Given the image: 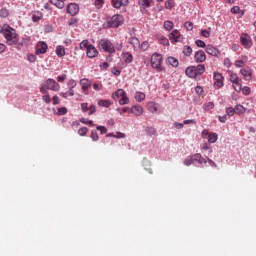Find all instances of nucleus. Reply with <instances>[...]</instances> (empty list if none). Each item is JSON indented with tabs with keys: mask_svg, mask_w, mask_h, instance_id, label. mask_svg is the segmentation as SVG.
<instances>
[{
	"mask_svg": "<svg viewBox=\"0 0 256 256\" xmlns=\"http://www.w3.org/2000/svg\"><path fill=\"white\" fill-rule=\"evenodd\" d=\"M91 139H92V141H99V134H97V132H95V131H92Z\"/></svg>",
	"mask_w": 256,
	"mask_h": 256,
	"instance_id": "60",
	"label": "nucleus"
},
{
	"mask_svg": "<svg viewBox=\"0 0 256 256\" xmlns=\"http://www.w3.org/2000/svg\"><path fill=\"white\" fill-rule=\"evenodd\" d=\"M195 92H196L197 95H203V87L196 86Z\"/></svg>",
	"mask_w": 256,
	"mask_h": 256,
	"instance_id": "64",
	"label": "nucleus"
},
{
	"mask_svg": "<svg viewBox=\"0 0 256 256\" xmlns=\"http://www.w3.org/2000/svg\"><path fill=\"white\" fill-rule=\"evenodd\" d=\"M193 159L197 163H200V165H203V163H207V159L203 158V156H201V154L199 153L193 154Z\"/></svg>",
	"mask_w": 256,
	"mask_h": 256,
	"instance_id": "27",
	"label": "nucleus"
},
{
	"mask_svg": "<svg viewBox=\"0 0 256 256\" xmlns=\"http://www.w3.org/2000/svg\"><path fill=\"white\" fill-rule=\"evenodd\" d=\"M206 53H208V55H212V57H218L219 55V49H217L215 46L211 45V44H208L206 46V49H205Z\"/></svg>",
	"mask_w": 256,
	"mask_h": 256,
	"instance_id": "17",
	"label": "nucleus"
},
{
	"mask_svg": "<svg viewBox=\"0 0 256 256\" xmlns=\"http://www.w3.org/2000/svg\"><path fill=\"white\" fill-rule=\"evenodd\" d=\"M196 45L197 47H202V48L207 47V45L205 44V41L203 40H196Z\"/></svg>",
	"mask_w": 256,
	"mask_h": 256,
	"instance_id": "61",
	"label": "nucleus"
},
{
	"mask_svg": "<svg viewBox=\"0 0 256 256\" xmlns=\"http://www.w3.org/2000/svg\"><path fill=\"white\" fill-rule=\"evenodd\" d=\"M121 60L123 63H126V65H129L130 63H133V54L130 52H123L121 54Z\"/></svg>",
	"mask_w": 256,
	"mask_h": 256,
	"instance_id": "18",
	"label": "nucleus"
},
{
	"mask_svg": "<svg viewBox=\"0 0 256 256\" xmlns=\"http://www.w3.org/2000/svg\"><path fill=\"white\" fill-rule=\"evenodd\" d=\"M240 73L246 81H251V77H253V69L251 67L245 66L240 70Z\"/></svg>",
	"mask_w": 256,
	"mask_h": 256,
	"instance_id": "12",
	"label": "nucleus"
},
{
	"mask_svg": "<svg viewBox=\"0 0 256 256\" xmlns=\"http://www.w3.org/2000/svg\"><path fill=\"white\" fill-rule=\"evenodd\" d=\"M203 73H205V65L200 64L198 66H195V78L197 79V77H201V75H203Z\"/></svg>",
	"mask_w": 256,
	"mask_h": 256,
	"instance_id": "24",
	"label": "nucleus"
},
{
	"mask_svg": "<svg viewBox=\"0 0 256 256\" xmlns=\"http://www.w3.org/2000/svg\"><path fill=\"white\" fill-rule=\"evenodd\" d=\"M80 86L84 93V95H89V89L91 88V82L87 78H83L80 80Z\"/></svg>",
	"mask_w": 256,
	"mask_h": 256,
	"instance_id": "11",
	"label": "nucleus"
},
{
	"mask_svg": "<svg viewBox=\"0 0 256 256\" xmlns=\"http://www.w3.org/2000/svg\"><path fill=\"white\" fill-rule=\"evenodd\" d=\"M226 114L228 115V117H233L235 115V108L233 107L226 108Z\"/></svg>",
	"mask_w": 256,
	"mask_h": 256,
	"instance_id": "50",
	"label": "nucleus"
},
{
	"mask_svg": "<svg viewBox=\"0 0 256 256\" xmlns=\"http://www.w3.org/2000/svg\"><path fill=\"white\" fill-rule=\"evenodd\" d=\"M56 79H57L58 83H64L67 80V74L58 76Z\"/></svg>",
	"mask_w": 256,
	"mask_h": 256,
	"instance_id": "58",
	"label": "nucleus"
},
{
	"mask_svg": "<svg viewBox=\"0 0 256 256\" xmlns=\"http://www.w3.org/2000/svg\"><path fill=\"white\" fill-rule=\"evenodd\" d=\"M229 81H231L233 89L237 93H241V86H242L243 80H241V78H239L237 73H233L230 71L229 72Z\"/></svg>",
	"mask_w": 256,
	"mask_h": 256,
	"instance_id": "4",
	"label": "nucleus"
},
{
	"mask_svg": "<svg viewBox=\"0 0 256 256\" xmlns=\"http://www.w3.org/2000/svg\"><path fill=\"white\" fill-rule=\"evenodd\" d=\"M150 63L151 67L153 69H156L158 73H161V71H163V66H161V63H163V55L157 53L152 54Z\"/></svg>",
	"mask_w": 256,
	"mask_h": 256,
	"instance_id": "2",
	"label": "nucleus"
},
{
	"mask_svg": "<svg viewBox=\"0 0 256 256\" xmlns=\"http://www.w3.org/2000/svg\"><path fill=\"white\" fill-rule=\"evenodd\" d=\"M149 41H144L142 44H140V48L142 51H148L149 50Z\"/></svg>",
	"mask_w": 256,
	"mask_h": 256,
	"instance_id": "48",
	"label": "nucleus"
},
{
	"mask_svg": "<svg viewBox=\"0 0 256 256\" xmlns=\"http://www.w3.org/2000/svg\"><path fill=\"white\" fill-rule=\"evenodd\" d=\"M128 43H130V45H132L134 51H137V49H139V47L141 46V42L139 41V38H137V37H130L128 40Z\"/></svg>",
	"mask_w": 256,
	"mask_h": 256,
	"instance_id": "20",
	"label": "nucleus"
},
{
	"mask_svg": "<svg viewBox=\"0 0 256 256\" xmlns=\"http://www.w3.org/2000/svg\"><path fill=\"white\" fill-rule=\"evenodd\" d=\"M193 163H195V158H193V155L188 156V157L184 160V165H186V167H189L190 165H193Z\"/></svg>",
	"mask_w": 256,
	"mask_h": 256,
	"instance_id": "37",
	"label": "nucleus"
},
{
	"mask_svg": "<svg viewBox=\"0 0 256 256\" xmlns=\"http://www.w3.org/2000/svg\"><path fill=\"white\" fill-rule=\"evenodd\" d=\"M81 111H82V113H87V111H89V104L88 103H82L81 104Z\"/></svg>",
	"mask_w": 256,
	"mask_h": 256,
	"instance_id": "56",
	"label": "nucleus"
},
{
	"mask_svg": "<svg viewBox=\"0 0 256 256\" xmlns=\"http://www.w3.org/2000/svg\"><path fill=\"white\" fill-rule=\"evenodd\" d=\"M184 27L187 29V31H193V23L191 22H186Z\"/></svg>",
	"mask_w": 256,
	"mask_h": 256,
	"instance_id": "62",
	"label": "nucleus"
},
{
	"mask_svg": "<svg viewBox=\"0 0 256 256\" xmlns=\"http://www.w3.org/2000/svg\"><path fill=\"white\" fill-rule=\"evenodd\" d=\"M217 139H219V136L217 135V133H210L208 135V141L210 143H217Z\"/></svg>",
	"mask_w": 256,
	"mask_h": 256,
	"instance_id": "36",
	"label": "nucleus"
},
{
	"mask_svg": "<svg viewBox=\"0 0 256 256\" xmlns=\"http://www.w3.org/2000/svg\"><path fill=\"white\" fill-rule=\"evenodd\" d=\"M240 43L243 45L245 49H251L253 46V41L251 40V36L247 33H243L240 36Z\"/></svg>",
	"mask_w": 256,
	"mask_h": 256,
	"instance_id": "6",
	"label": "nucleus"
},
{
	"mask_svg": "<svg viewBox=\"0 0 256 256\" xmlns=\"http://www.w3.org/2000/svg\"><path fill=\"white\" fill-rule=\"evenodd\" d=\"M80 49L83 51L84 49L87 50V48L89 47V40H83L80 45H79Z\"/></svg>",
	"mask_w": 256,
	"mask_h": 256,
	"instance_id": "46",
	"label": "nucleus"
},
{
	"mask_svg": "<svg viewBox=\"0 0 256 256\" xmlns=\"http://www.w3.org/2000/svg\"><path fill=\"white\" fill-rule=\"evenodd\" d=\"M146 133L147 135H149V137H153L154 135H157V129H155L154 127H147Z\"/></svg>",
	"mask_w": 256,
	"mask_h": 256,
	"instance_id": "38",
	"label": "nucleus"
},
{
	"mask_svg": "<svg viewBox=\"0 0 256 256\" xmlns=\"http://www.w3.org/2000/svg\"><path fill=\"white\" fill-rule=\"evenodd\" d=\"M114 9H121V7H127L129 5V0H111Z\"/></svg>",
	"mask_w": 256,
	"mask_h": 256,
	"instance_id": "15",
	"label": "nucleus"
},
{
	"mask_svg": "<svg viewBox=\"0 0 256 256\" xmlns=\"http://www.w3.org/2000/svg\"><path fill=\"white\" fill-rule=\"evenodd\" d=\"M31 41V37L26 36L22 39L20 43H18L17 49H21L22 47H25L26 45H29V42Z\"/></svg>",
	"mask_w": 256,
	"mask_h": 256,
	"instance_id": "29",
	"label": "nucleus"
},
{
	"mask_svg": "<svg viewBox=\"0 0 256 256\" xmlns=\"http://www.w3.org/2000/svg\"><path fill=\"white\" fill-rule=\"evenodd\" d=\"M108 25L113 29L120 27V25H123V16L119 14L112 16L111 19L108 20Z\"/></svg>",
	"mask_w": 256,
	"mask_h": 256,
	"instance_id": "5",
	"label": "nucleus"
},
{
	"mask_svg": "<svg viewBox=\"0 0 256 256\" xmlns=\"http://www.w3.org/2000/svg\"><path fill=\"white\" fill-rule=\"evenodd\" d=\"M88 131L89 129H87V127H82L78 130V134L80 135V137H85Z\"/></svg>",
	"mask_w": 256,
	"mask_h": 256,
	"instance_id": "45",
	"label": "nucleus"
},
{
	"mask_svg": "<svg viewBox=\"0 0 256 256\" xmlns=\"http://www.w3.org/2000/svg\"><path fill=\"white\" fill-rule=\"evenodd\" d=\"M214 86L216 87V89H221V87H223V75L219 72H215L214 73Z\"/></svg>",
	"mask_w": 256,
	"mask_h": 256,
	"instance_id": "13",
	"label": "nucleus"
},
{
	"mask_svg": "<svg viewBox=\"0 0 256 256\" xmlns=\"http://www.w3.org/2000/svg\"><path fill=\"white\" fill-rule=\"evenodd\" d=\"M173 7H175V1L167 0L165 2V9H173Z\"/></svg>",
	"mask_w": 256,
	"mask_h": 256,
	"instance_id": "42",
	"label": "nucleus"
},
{
	"mask_svg": "<svg viewBox=\"0 0 256 256\" xmlns=\"http://www.w3.org/2000/svg\"><path fill=\"white\" fill-rule=\"evenodd\" d=\"M169 39L172 43H181V41H183V36L179 33V30H173L169 34Z\"/></svg>",
	"mask_w": 256,
	"mask_h": 256,
	"instance_id": "9",
	"label": "nucleus"
},
{
	"mask_svg": "<svg viewBox=\"0 0 256 256\" xmlns=\"http://www.w3.org/2000/svg\"><path fill=\"white\" fill-rule=\"evenodd\" d=\"M107 137H116V139H125V133L118 132V135L109 133L107 134Z\"/></svg>",
	"mask_w": 256,
	"mask_h": 256,
	"instance_id": "41",
	"label": "nucleus"
},
{
	"mask_svg": "<svg viewBox=\"0 0 256 256\" xmlns=\"http://www.w3.org/2000/svg\"><path fill=\"white\" fill-rule=\"evenodd\" d=\"M187 77H190V79H196L195 78V66H189L185 71Z\"/></svg>",
	"mask_w": 256,
	"mask_h": 256,
	"instance_id": "25",
	"label": "nucleus"
},
{
	"mask_svg": "<svg viewBox=\"0 0 256 256\" xmlns=\"http://www.w3.org/2000/svg\"><path fill=\"white\" fill-rule=\"evenodd\" d=\"M195 63H205L207 61V54L203 50H199L194 54Z\"/></svg>",
	"mask_w": 256,
	"mask_h": 256,
	"instance_id": "10",
	"label": "nucleus"
},
{
	"mask_svg": "<svg viewBox=\"0 0 256 256\" xmlns=\"http://www.w3.org/2000/svg\"><path fill=\"white\" fill-rule=\"evenodd\" d=\"M105 3L104 0H95L94 5L97 9H101L103 7V4Z\"/></svg>",
	"mask_w": 256,
	"mask_h": 256,
	"instance_id": "54",
	"label": "nucleus"
},
{
	"mask_svg": "<svg viewBox=\"0 0 256 256\" xmlns=\"http://www.w3.org/2000/svg\"><path fill=\"white\" fill-rule=\"evenodd\" d=\"M86 55L89 57V59H94V57H97L99 55V51H97V48L93 45H89L86 50Z\"/></svg>",
	"mask_w": 256,
	"mask_h": 256,
	"instance_id": "14",
	"label": "nucleus"
},
{
	"mask_svg": "<svg viewBox=\"0 0 256 256\" xmlns=\"http://www.w3.org/2000/svg\"><path fill=\"white\" fill-rule=\"evenodd\" d=\"M97 131H100L101 135H105L107 133V128L105 126H97Z\"/></svg>",
	"mask_w": 256,
	"mask_h": 256,
	"instance_id": "57",
	"label": "nucleus"
},
{
	"mask_svg": "<svg viewBox=\"0 0 256 256\" xmlns=\"http://www.w3.org/2000/svg\"><path fill=\"white\" fill-rule=\"evenodd\" d=\"M201 35L203 37H206V39H209V37H211V28H208L207 30H202Z\"/></svg>",
	"mask_w": 256,
	"mask_h": 256,
	"instance_id": "47",
	"label": "nucleus"
},
{
	"mask_svg": "<svg viewBox=\"0 0 256 256\" xmlns=\"http://www.w3.org/2000/svg\"><path fill=\"white\" fill-rule=\"evenodd\" d=\"M56 55H57V57H65V47L57 46L56 47Z\"/></svg>",
	"mask_w": 256,
	"mask_h": 256,
	"instance_id": "32",
	"label": "nucleus"
},
{
	"mask_svg": "<svg viewBox=\"0 0 256 256\" xmlns=\"http://www.w3.org/2000/svg\"><path fill=\"white\" fill-rule=\"evenodd\" d=\"M98 47L100 51H104V53H115V45H113L108 39H101L98 43Z\"/></svg>",
	"mask_w": 256,
	"mask_h": 256,
	"instance_id": "3",
	"label": "nucleus"
},
{
	"mask_svg": "<svg viewBox=\"0 0 256 256\" xmlns=\"http://www.w3.org/2000/svg\"><path fill=\"white\" fill-rule=\"evenodd\" d=\"M67 13L72 15V17H75V15H77V13H79V5H77L75 3L69 4L67 6Z\"/></svg>",
	"mask_w": 256,
	"mask_h": 256,
	"instance_id": "16",
	"label": "nucleus"
},
{
	"mask_svg": "<svg viewBox=\"0 0 256 256\" xmlns=\"http://www.w3.org/2000/svg\"><path fill=\"white\" fill-rule=\"evenodd\" d=\"M167 63L168 65H171L172 67H179V60H177V58L175 57H168L167 58Z\"/></svg>",
	"mask_w": 256,
	"mask_h": 256,
	"instance_id": "28",
	"label": "nucleus"
},
{
	"mask_svg": "<svg viewBox=\"0 0 256 256\" xmlns=\"http://www.w3.org/2000/svg\"><path fill=\"white\" fill-rule=\"evenodd\" d=\"M45 85H46V89H49L50 91H59V89H61V85H59V83H57V81H55L52 78H49L45 81Z\"/></svg>",
	"mask_w": 256,
	"mask_h": 256,
	"instance_id": "7",
	"label": "nucleus"
},
{
	"mask_svg": "<svg viewBox=\"0 0 256 256\" xmlns=\"http://www.w3.org/2000/svg\"><path fill=\"white\" fill-rule=\"evenodd\" d=\"M151 3H153V0H138V5H140V7H144V9H149L151 7Z\"/></svg>",
	"mask_w": 256,
	"mask_h": 256,
	"instance_id": "26",
	"label": "nucleus"
},
{
	"mask_svg": "<svg viewBox=\"0 0 256 256\" xmlns=\"http://www.w3.org/2000/svg\"><path fill=\"white\" fill-rule=\"evenodd\" d=\"M0 17H2V19H7V17H9V10H7V8H2L0 10Z\"/></svg>",
	"mask_w": 256,
	"mask_h": 256,
	"instance_id": "39",
	"label": "nucleus"
},
{
	"mask_svg": "<svg viewBox=\"0 0 256 256\" xmlns=\"http://www.w3.org/2000/svg\"><path fill=\"white\" fill-rule=\"evenodd\" d=\"M234 112L237 114V115H241V113H245V107H243V105L241 104H238L234 107Z\"/></svg>",
	"mask_w": 256,
	"mask_h": 256,
	"instance_id": "33",
	"label": "nucleus"
},
{
	"mask_svg": "<svg viewBox=\"0 0 256 256\" xmlns=\"http://www.w3.org/2000/svg\"><path fill=\"white\" fill-rule=\"evenodd\" d=\"M88 115H94V113H97V107H95V105H90L89 106V110H88Z\"/></svg>",
	"mask_w": 256,
	"mask_h": 256,
	"instance_id": "55",
	"label": "nucleus"
},
{
	"mask_svg": "<svg viewBox=\"0 0 256 256\" xmlns=\"http://www.w3.org/2000/svg\"><path fill=\"white\" fill-rule=\"evenodd\" d=\"M68 87H69V90H68V93H69V96L70 97H73V95H75V87H77V82L73 79L69 80L68 83H67Z\"/></svg>",
	"mask_w": 256,
	"mask_h": 256,
	"instance_id": "21",
	"label": "nucleus"
},
{
	"mask_svg": "<svg viewBox=\"0 0 256 256\" xmlns=\"http://www.w3.org/2000/svg\"><path fill=\"white\" fill-rule=\"evenodd\" d=\"M164 29H166V31H171V29H173V22L172 21H165L164 22Z\"/></svg>",
	"mask_w": 256,
	"mask_h": 256,
	"instance_id": "43",
	"label": "nucleus"
},
{
	"mask_svg": "<svg viewBox=\"0 0 256 256\" xmlns=\"http://www.w3.org/2000/svg\"><path fill=\"white\" fill-rule=\"evenodd\" d=\"M125 95H127V92H125V90L118 89L115 93L112 94V99H114V101H119V98L124 97Z\"/></svg>",
	"mask_w": 256,
	"mask_h": 256,
	"instance_id": "23",
	"label": "nucleus"
},
{
	"mask_svg": "<svg viewBox=\"0 0 256 256\" xmlns=\"http://www.w3.org/2000/svg\"><path fill=\"white\" fill-rule=\"evenodd\" d=\"M147 109L150 113H157V103L151 101L147 104Z\"/></svg>",
	"mask_w": 256,
	"mask_h": 256,
	"instance_id": "30",
	"label": "nucleus"
},
{
	"mask_svg": "<svg viewBox=\"0 0 256 256\" xmlns=\"http://www.w3.org/2000/svg\"><path fill=\"white\" fill-rule=\"evenodd\" d=\"M129 113H133V115H136V117H141V115H143V107L140 105H134L129 110Z\"/></svg>",
	"mask_w": 256,
	"mask_h": 256,
	"instance_id": "19",
	"label": "nucleus"
},
{
	"mask_svg": "<svg viewBox=\"0 0 256 256\" xmlns=\"http://www.w3.org/2000/svg\"><path fill=\"white\" fill-rule=\"evenodd\" d=\"M215 104L213 102H208L204 105L205 111H211V109H214Z\"/></svg>",
	"mask_w": 256,
	"mask_h": 256,
	"instance_id": "51",
	"label": "nucleus"
},
{
	"mask_svg": "<svg viewBox=\"0 0 256 256\" xmlns=\"http://www.w3.org/2000/svg\"><path fill=\"white\" fill-rule=\"evenodd\" d=\"M192 53H193V48H191V46H184L183 54L185 55V57H191Z\"/></svg>",
	"mask_w": 256,
	"mask_h": 256,
	"instance_id": "34",
	"label": "nucleus"
},
{
	"mask_svg": "<svg viewBox=\"0 0 256 256\" xmlns=\"http://www.w3.org/2000/svg\"><path fill=\"white\" fill-rule=\"evenodd\" d=\"M159 43H160V45L167 46V45H169V39H167V38L164 37V36H161V37L159 38Z\"/></svg>",
	"mask_w": 256,
	"mask_h": 256,
	"instance_id": "49",
	"label": "nucleus"
},
{
	"mask_svg": "<svg viewBox=\"0 0 256 256\" xmlns=\"http://www.w3.org/2000/svg\"><path fill=\"white\" fill-rule=\"evenodd\" d=\"M77 23H79V20L77 18H70L68 20L69 27H77Z\"/></svg>",
	"mask_w": 256,
	"mask_h": 256,
	"instance_id": "40",
	"label": "nucleus"
},
{
	"mask_svg": "<svg viewBox=\"0 0 256 256\" xmlns=\"http://www.w3.org/2000/svg\"><path fill=\"white\" fill-rule=\"evenodd\" d=\"M241 91L243 95H251V88H249V86H244L243 88H241Z\"/></svg>",
	"mask_w": 256,
	"mask_h": 256,
	"instance_id": "52",
	"label": "nucleus"
},
{
	"mask_svg": "<svg viewBox=\"0 0 256 256\" xmlns=\"http://www.w3.org/2000/svg\"><path fill=\"white\" fill-rule=\"evenodd\" d=\"M119 105H129V97L124 95V97L119 100Z\"/></svg>",
	"mask_w": 256,
	"mask_h": 256,
	"instance_id": "44",
	"label": "nucleus"
},
{
	"mask_svg": "<svg viewBox=\"0 0 256 256\" xmlns=\"http://www.w3.org/2000/svg\"><path fill=\"white\" fill-rule=\"evenodd\" d=\"M98 105H99V107H105L106 109H108V107L110 105H113V102H111V100L101 99V100L98 101Z\"/></svg>",
	"mask_w": 256,
	"mask_h": 256,
	"instance_id": "31",
	"label": "nucleus"
},
{
	"mask_svg": "<svg viewBox=\"0 0 256 256\" xmlns=\"http://www.w3.org/2000/svg\"><path fill=\"white\" fill-rule=\"evenodd\" d=\"M1 33L4 35L7 45L12 46L19 43V36L17 35V31L8 24H4L2 26Z\"/></svg>",
	"mask_w": 256,
	"mask_h": 256,
	"instance_id": "1",
	"label": "nucleus"
},
{
	"mask_svg": "<svg viewBox=\"0 0 256 256\" xmlns=\"http://www.w3.org/2000/svg\"><path fill=\"white\" fill-rule=\"evenodd\" d=\"M27 59L29 63H35L37 61V56H35L34 54H28Z\"/></svg>",
	"mask_w": 256,
	"mask_h": 256,
	"instance_id": "53",
	"label": "nucleus"
},
{
	"mask_svg": "<svg viewBox=\"0 0 256 256\" xmlns=\"http://www.w3.org/2000/svg\"><path fill=\"white\" fill-rule=\"evenodd\" d=\"M47 49H49V46L45 42L40 41L36 45L35 55H45Z\"/></svg>",
	"mask_w": 256,
	"mask_h": 256,
	"instance_id": "8",
	"label": "nucleus"
},
{
	"mask_svg": "<svg viewBox=\"0 0 256 256\" xmlns=\"http://www.w3.org/2000/svg\"><path fill=\"white\" fill-rule=\"evenodd\" d=\"M135 99L138 103H141V101H145V93L143 92H136Z\"/></svg>",
	"mask_w": 256,
	"mask_h": 256,
	"instance_id": "35",
	"label": "nucleus"
},
{
	"mask_svg": "<svg viewBox=\"0 0 256 256\" xmlns=\"http://www.w3.org/2000/svg\"><path fill=\"white\" fill-rule=\"evenodd\" d=\"M111 73L115 75V77H119L121 75V70L117 69V67L112 68Z\"/></svg>",
	"mask_w": 256,
	"mask_h": 256,
	"instance_id": "59",
	"label": "nucleus"
},
{
	"mask_svg": "<svg viewBox=\"0 0 256 256\" xmlns=\"http://www.w3.org/2000/svg\"><path fill=\"white\" fill-rule=\"evenodd\" d=\"M58 115H67V108H65V107L59 108Z\"/></svg>",
	"mask_w": 256,
	"mask_h": 256,
	"instance_id": "63",
	"label": "nucleus"
},
{
	"mask_svg": "<svg viewBox=\"0 0 256 256\" xmlns=\"http://www.w3.org/2000/svg\"><path fill=\"white\" fill-rule=\"evenodd\" d=\"M247 61H249V58L247 56H241L239 60L235 61V67H238V68L245 67Z\"/></svg>",
	"mask_w": 256,
	"mask_h": 256,
	"instance_id": "22",
	"label": "nucleus"
}]
</instances>
